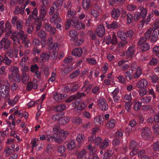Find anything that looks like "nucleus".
Returning a JSON list of instances; mask_svg holds the SVG:
<instances>
[{"label":"nucleus","mask_w":159,"mask_h":159,"mask_svg":"<svg viewBox=\"0 0 159 159\" xmlns=\"http://www.w3.org/2000/svg\"><path fill=\"white\" fill-rule=\"evenodd\" d=\"M70 120V117L67 116H64L61 119V121L60 123L61 125H65L69 122Z\"/></svg>","instance_id":"79ce46f5"},{"label":"nucleus","mask_w":159,"mask_h":159,"mask_svg":"<svg viewBox=\"0 0 159 159\" xmlns=\"http://www.w3.org/2000/svg\"><path fill=\"white\" fill-rule=\"evenodd\" d=\"M59 14L57 13L52 16L51 19V22H57L61 20V19L58 16Z\"/></svg>","instance_id":"c85d7f7f"},{"label":"nucleus","mask_w":159,"mask_h":159,"mask_svg":"<svg viewBox=\"0 0 159 159\" xmlns=\"http://www.w3.org/2000/svg\"><path fill=\"white\" fill-rule=\"evenodd\" d=\"M83 53L81 49L78 48L74 49L72 52V54L73 55L76 56H80Z\"/></svg>","instance_id":"c756f323"},{"label":"nucleus","mask_w":159,"mask_h":159,"mask_svg":"<svg viewBox=\"0 0 159 159\" xmlns=\"http://www.w3.org/2000/svg\"><path fill=\"white\" fill-rule=\"evenodd\" d=\"M109 141L108 139L104 140L100 145V148L103 149L106 148L109 146Z\"/></svg>","instance_id":"ea45409f"},{"label":"nucleus","mask_w":159,"mask_h":159,"mask_svg":"<svg viewBox=\"0 0 159 159\" xmlns=\"http://www.w3.org/2000/svg\"><path fill=\"white\" fill-rule=\"evenodd\" d=\"M72 121L73 123L79 125L82 123V120L80 118L78 117H75L72 118Z\"/></svg>","instance_id":"58836bf2"},{"label":"nucleus","mask_w":159,"mask_h":159,"mask_svg":"<svg viewBox=\"0 0 159 159\" xmlns=\"http://www.w3.org/2000/svg\"><path fill=\"white\" fill-rule=\"evenodd\" d=\"M158 62V60L155 58H152L149 62V64L151 66L155 65Z\"/></svg>","instance_id":"bf43d9fd"},{"label":"nucleus","mask_w":159,"mask_h":159,"mask_svg":"<svg viewBox=\"0 0 159 159\" xmlns=\"http://www.w3.org/2000/svg\"><path fill=\"white\" fill-rule=\"evenodd\" d=\"M158 35L156 31H153L152 33V37L151 39V42L152 43H154L157 40Z\"/></svg>","instance_id":"4c0bfd02"},{"label":"nucleus","mask_w":159,"mask_h":159,"mask_svg":"<svg viewBox=\"0 0 159 159\" xmlns=\"http://www.w3.org/2000/svg\"><path fill=\"white\" fill-rule=\"evenodd\" d=\"M137 143L134 141H132L130 144L129 148L132 149V151L130 153L131 156H134L137 152Z\"/></svg>","instance_id":"6e6552de"},{"label":"nucleus","mask_w":159,"mask_h":159,"mask_svg":"<svg viewBox=\"0 0 159 159\" xmlns=\"http://www.w3.org/2000/svg\"><path fill=\"white\" fill-rule=\"evenodd\" d=\"M10 70L11 72L10 75H12L18 73L19 69L16 66H12L10 67Z\"/></svg>","instance_id":"de8ad7c7"},{"label":"nucleus","mask_w":159,"mask_h":159,"mask_svg":"<svg viewBox=\"0 0 159 159\" xmlns=\"http://www.w3.org/2000/svg\"><path fill=\"white\" fill-rule=\"evenodd\" d=\"M46 8L45 6H42L41 7L39 12V15L38 17L39 20H43L46 16Z\"/></svg>","instance_id":"2eb2a0df"},{"label":"nucleus","mask_w":159,"mask_h":159,"mask_svg":"<svg viewBox=\"0 0 159 159\" xmlns=\"http://www.w3.org/2000/svg\"><path fill=\"white\" fill-rule=\"evenodd\" d=\"M66 145L67 149L70 150L73 149L76 146L75 142L73 139L70 140L66 142Z\"/></svg>","instance_id":"a211bd4d"},{"label":"nucleus","mask_w":159,"mask_h":159,"mask_svg":"<svg viewBox=\"0 0 159 159\" xmlns=\"http://www.w3.org/2000/svg\"><path fill=\"white\" fill-rule=\"evenodd\" d=\"M71 24L74 26L78 29H84L85 28L84 24H83L81 22H79L77 17H74L72 20L71 19H67L66 25V29L68 30Z\"/></svg>","instance_id":"f03ea898"},{"label":"nucleus","mask_w":159,"mask_h":159,"mask_svg":"<svg viewBox=\"0 0 159 159\" xmlns=\"http://www.w3.org/2000/svg\"><path fill=\"white\" fill-rule=\"evenodd\" d=\"M151 132L150 129L148 127H146L142 129L141 133V136L145 139H147L150 136Z\"/></svg>","instance_id":"1a4fd4ad"},{"label":"nucleus","mask_w":159,"mask_h":159,"mask_svg":"<svg viewBox=\"0 0 159 159\" xmlns=\"http://www.w3.org/2000/svg\"><path fill=\"white\" fill-rule=\"evenodd\" d=\"M66 150V148L64 146H61L58 147L57 148V151L61 153L65 152Z\"/></svg>","instance_id":"052dcab7"},{"label":"nucleus","mask_w":159,"mask_h":159,"mask_svg":"<svg viewBox=\"0 0 159 159\" xmlns=\"http://www.w3.org/2000/svg\"><path fill=\"white\" fill-rule=\"evenodd\" d=\"M0 86V93L1 96L5 98L9 97V87L4 84Z\"/></svg>","instance_id":"39448f33"},{"label":"nucleus","mask_w":159,"mask_h":159,"mask_svg":"<svg viewBox=\"0 0 159 159\" xmlns=\"http://www.w3.org/2000/svg\"><path fill=\"white\" fill-rule=\"evenodd\" d=\"M135 52V47L132 45L129 47L126 52V54L129 58H131L134 55Z\"/></svg>","instance_id":"f8f14e48"},{"label":"nucleus","mask_w":159,"mask_h":159,"mask_svg":"<svg viewBox=\"0 0 159 159\" xmlns=\"http://www.w3.org/2000/svg\"><path fill=\"white\" fill-rule=\"evenodd\" d=\"M10 43V41L5 38H3L1 42V43L2 44V46H4V48L6 49H7L9 46Z\"/></svg>","instance_id":"4be33fe9"},{"label":"nucleus","mask_w":159,"mask_h":159,"mask_svg":"<svg viewBox=\"0 0 159 159\" xmlns=\"http://www.w3.org/2000/svg\"><path fill=\"white\" fill-rule=\"evenodd\" d=\"M8 77L10 79L13 78L14 80L17 82H20V76L18 73L12 75H9Z\"/></svg>","instance_id":"b1692460"},{"label":"nucleus","mask_w":159,"mask_h":159,"mask_svg":"<svg viewBox=\"0 0 159 159\" xmlns=\"http://www.w3.org/2000/svg\"><path fill=\"white\" fill-rule=\"evenodd\" d=\"M117 79L119 83L124 84L126 83L125 78L122 75H120L117 77Z\"/></svg>","instance_id":"774afa93"},{"label":"nucleus","mask_w":159,"mask_h":159,"mask_svg":"<svg viewBox=\"0 0 159 159\" xmlns=\"http://www.w3.org/2000/svg\"><path fill=\"white\" fill-rule=\"evenodd\" d=\"M66 108L64 105H60L55 107V110L57 111H60L64 110Z\"/></svg>","instance_id":"8fccbe9b"},{"label":"nucleus","mask_w":159,"mask_h":159,"mask_svg":"<svg viewBox=\"0 0 159 159\" xmlns=\"http://www.w3.org/2000/svg\"><path fill=\"white\" fill-rule=\"evenodd\" d=\"M76 14V12L75 10L70 9L68 11L67 16L69 17H71L75 16Z\"/></svg>","instance_id":"c03bdc74"},{"label":"nucleus","mask_w":159,"mask_h":159,"mask_svg":"<svg viewBox=\"0 0 159 159\" xmlns=\"http://www.w3.org/2000/svg\"><path fill=\"white\" fill-rule=\"evenodd\" d=\"M137 125L136 122L134 120H133L130 121L129 125V127L126 129V131L129 132H131L132 130V129L129 128L130 126L132 127H134Z\"/></svg>","instance_id":"37998d69"},{"label":"nucleus","mask_w":159,"mask_h":159,"mask_svg":"<svg viewBox=\"0 0 159 159\" xmlns=\"http://www.w3.org/2000/svg\"><path fill=\"white\" fill-rule=\"evenodd\" d=\"M98 36L99 37H101L105 33L104 27L102 25H100L98 26L96 30Z\"/></svg>","instance_id":"4468645a"},{"label":"nucleus","mask_w":159,"mask_h":159,"mask_svg":"<svg viewBox=\"0 0 159 159\" xmlns=\"http://www.w3.org/2000/svg\"><path fill=\"white\" fill-rule=\"evenodd\" d=\"M141 45V48L143 51L148 50L150 48V46L147 43H144Z\"/></svg>","instance_id":"09e8293b"},{"label":"nucleus","mask_w":159,"mask_h":159,"mask_svg":"<svg viewBox=\"0 0 159 159\" xmlns=\"http://www.w3.org/2000/svg\"><path fill=\"white\" fill-rule=\"evenodd\" d=\"M53 134H61L64 137H66L68 134L67 131L61 129L59 126H54L53 128Z\"/></svg>","instance_id":"423d86ee"},{"label":"nucleus","mask_w":159,"mask_h":159,"mask_svg":"<svg viewBox=\"0 0 159 159\" xmlns=\"http://www.w3.org/2000/svg\"><path fill=\"white\" fill-rule=\"evenodd\" d=\"M72 106L74 107H77L79 110H83L86 106V104L84 102H80L79 101H76L71 104Z\"/></svg>","instance_id":"9d476101"},{"label":"nucleus","mask_w":159,"mask_h":159,"mask_svg":"<svg viewBox=\"0 0 159 159\" xmlns=\"http://www.w3.org/2000/svg\"><path fill=\"white\" fill-rule=\"evenodd\" d=\"M142 74V70L140 66H138L136 70L134 75V78L135 79L139 78Z\"/></svg>","instance_id":"bb28decb"},{"label":"nucleus","mask_w":159,"mask_h":159,"mask_svg":"<svg viewBox=\"0 0 159 159\" xmlns=\"http://www.w3.org/2000/svg\"><path fill=\"white\" fill-rule=\"evenodd\" d=\"M69 35L71 39L73 41H75L77 38V32L74 30H71L69 33Z\"/></svg>","instance_id":"2f4dec72"},{"label":"nucleus","mask_w":159,"mask_h":159,"mask_svg":"<svg viewBox=\"0 0 159 159\" xmlns=\"http://www.w3.org/2000/svg\"><path fill=\"white\" fill-rule=\"evenodd\" d=\"M87 154L85 150H83L80 152L78 154V159H87Z\"/></svg>","instance_id":"a878e982"},{"label":"nucleus","mask_w":159,"mask_h":159,"mask_svg":"<svg viewBox=\"0 0 159 159\" xmlns=\"http://www.w3.org/2000/svg\"><path fill=\"white\" fill-rule=\"evenodd\" d=\"M120 14V12L118 9H113L111 12V16L114 18H117Z\"/></svg>","instance_id":"f704fd0d"},{"label":"nucleus","mask_w":159,"mask_h":159,"mask_svg":"<svg viewBox=\"0 0 159 159\" xmlns=\"http://www.w3.org/2000/svg\"><path fill=\"white\" fill-rule=\"evenodd\" d=\"M90 0H83L82 6L84 9H87L89 8L90 6Z\"/></svg>","instance_id":"c9c22d12"},{"label":"nucleus","mask_w":159,"mask_h":159,"mask_svg":"<svg viewBox=\"0 0 159 159\" xmlns=\"http://www.w3.org/2000/svg\"><path fill=\"white\" fill-rule=\"evenodd\" d=\"M38 86L37 81L36 80L34 79L33 82H29L27 85V89L28 91H30L32 88L36 89Z\"/></svg>","instance_id":"dca6fc26"},{"label":"nucleus","mask_w":159,"mask_h":159,"mask_svg":"<svg viewBox=\"0 0 159 159\" xmlns=\"http://www.w3.org/2000/svg\"><path fill=\"white\" fill-rule=\"evenodd\" d=\"M11 25L10 23L8 21H7L5 24V31L7 32L5 35L6 37H8L12 32V31L11 30Z\"/></svg>","instance_id":"6ab92c4d"},{"label":"nucleus","mask_w":159,"mask_h":159,"mask_svg":"<svg viewBox=\"0 0 159 159\" xmlns=\"http://www.w3.org/2000/svg\"><path fill=\"white\" fill-rule=\"evenodd\" d=\"M20 97L18 95H16L14 99H9L8 101V104L11 106H13L17 102Z\"/></svg>","instance_id":"5701e85b"},{"label":"nucleus","mask_w":159,"mask_h":159,"mask_svg":"<svg viewBox=\"0 0 159 159\" xmlns=\"http://www.w3.org/2000/svg\"><path fill=\"white\" fill-rule=\"evenodd\" d=\"M49 57V54L48 53L43 52L41 55L40 59L42 61H48Z\"/></svg>","instance_id":"7c9ffc66"},{"label":"nucleus","mask_w":159,"mask_h":159,"mask_svg":"<svg viewBox=\"0 0 159 159\" xmlns=\"http://www.w3.org/2000/svg\"><path fill=\"white\" fill-rule=\"evenodd\" d=\"M23 23L22 21L18 20L16 23V27L17 30H20L23 27Z\"/></svg>","instance_id":"6e6d98bb"},{"label":"nucleus","mask_w":159,"mask_h":159,"mask_svg":"<svg viewBox=\"0 0 159 159\" xmlns=\"http://www.w3.org/2000/svg\"><path fill=\"white\" fill-rule=\"evenodd\" d=\"M150 77L153 83H156L158 80V77L156 75H152Z\"/></svg>","instance_id":"680f3d73"},{"label":"nucleus","mask_w":159,"mask_h":159,"mask_svg":"<svg viewBox=\"0 0 159 159\" xmlns=\"http://www.w3.org/2000/svg\"><path fill=\"white\" fill-rule=\"evenodd\" d=\"M153 52L157 57H159V46H157L153 48Z\"/></svg>","instance_id":"338daca9"},{"label":"nucleus","mask_w":159,"mask_h":159,"mask_svg":"<svg viewBox=\"0 0 159 159\" xmlns=\"http://www.w3.org/2000/svg\"><path fill=\"white\" fill-rule=\"evenodd\" d=\"M98 105L102 111L107 110L108 108V105L106 101L103 98H100L98 101Z\"/></svg>","instance_id":"0eeeda50"},{"label":"nucleus","mask_w":159,"mask_h":159,"mask_svg":"<svg viewBox=\"0 0 159 159\" xmlns=\"http://www.w3.org/2000/svg\"><path fill=\"white\" fill-rule=\"evenodd\" d=\"M85 138V136L84 135L81 134H79L77 135L76 139L79 143H80L84 141Z\"/></svg>","instance_id":"473e14b6"},{"label":"nucleus","mask_w":159,"mask_h":159,"mask_svg":"<svg viewBox=\"0 0 159 159\" xmlns=\"http://www.w3.org/2000/svg\"><path fill=\"white\" fill-rule=\"evenodd\" d=\"M103 121V117L101 116H98L94 118V123H98L100 125H102Z\"/></svg>","instance_id":"cd10ccee"},{"label":"nucleus","mask_w":159,"mask_h":159,"mask_svg":"<svg viewBox=\"0 0 159 159\" xmlns=\"http://www.w3.org/2000/svg\"><path fill=\"white\" fill-rule=\"evenodd\" d=\"M111 151H108L104 154L103 159H108L111 156Z\"/></svg>","instance_id":"4d7b16f0"},{"label":"nucleus","mask_w":159,"mask_h":159,"mask_svg":"<svg viewBox=\"0 0 159 159\" xmlns=\"http://www.w3.org/2000/svg\"><path fill=\"white\" fill-rule=\"evenodd\" d=\"M32 16L34 19H36L38 16V10L36 8H34L32 12Z\"/></svg>","instance_id":"69168bd1"},{"label":"nucleus","mask_w":159,"mask_h":159,"mask_svg":"<svg viewBox=\"0 0 159 159\" xmlns=\"http://www.w3.org/2000/svg\"><path fill=\"white\" fill-rule=\"evenodd\" d=\"M116 125V121L114 119L111 120L107 124L108 127L110 128H113Z\"/></svg>","instance_id":"603ef678"},{"label":"nucleus","mask_w":159,"mask_h":159,"mask_svg":"<svg viewBox=\"0 0 159 159\" xmlns=\"http://www.w3.org/2000/svg\"><path fill=\"white\" fill-rule=\"evenodd\" d=\"M25 9L23 8V7L22 6L21 8L19 7H17L16 8L15 10V14H19L21 13L23 14Z\"/></svg>","instance_id":"3c124183"},{"label":"nucleus","mask_w":159,"mask_h":159,"mask_svg":"<svg viewBox=\"0 0 159 159\" xmlns=\"http://www.w3.org/2000/svg\"><path fill=\"white\" fill-rule=\"evenodd\" d=\"M152 31V29L151 28H150L149 30L146 32L145 34V36L147 39H149L150 38L151 34Z\"/></svg>","instance_id":"e2e57ef3"},{"label":"nucleus","mask_w":159,"mask_h":159,"mask_svg":"<svg viewBox=\"0 0 159 159\" xmlns=\"http://www.w3.org/2000/svg\"><path fill=\"white\" fill-rule=\"evenodd\" d=\"M142 106L141 103L139 102H136L134 103L133 108L135 111H138L140 109Z\"/></svg>","instance_id":"a18cd8bd"},{"label":"nucleus","mask_w":159,"mask_h":159,"mask_svg":"<svg viewBox=\"0 0 159 159\" xmlns=\"http://www.w3.org/2000/svg\"><path fill=\"white\" fill-rule=\"evenodd\" d=\"M127 61L126 60H122L119 61L118 63V66H121L120 68L122 70H125L129 68V65L125 63Z\"/></svg>","instance_id":"f3484780"},{"label":"nucleus","mask_w":159,"mask_h":159,"mask_svg":"<svg viewBox=\"0 0 159 159\" xmlns=\"http://www.w3.org/2000/svg\"><path fill=\"white\" fill-rule=\"evenodd\" d=\"M18 35L22 40H25L27 37V35L25 34L23 31H20L19 33L17 32L13 33L11 35V38L14 42L16 44L19 43V40L17 37Z\"/></svg>","instance_id":"7ed1b4c3"},{"label":"nucleus","mask_w":159,"mask_h":159,"mask_svg":"<svg viewBox=\"0 0 159 159\" xmlns=\"http://www.w3.org/2000/svg\"><path fill=\"white\" fill-rule=\"evenodd\" d=\"M147 81L144 79H142L138 83L137 86L139 88H146L148 85Z\"/></svg>","instance_id":"412c9836"},{"label":"nucleus","mask_w":159,"mask_h":159,"mask_svg":"<svg viewBox=\"0 0 159 159\" xmlns=\"http://www.w3.org/2000/svg\"><path fill=\"white\" fill-rule=\"evenodd\" d=\"M104 41L107 44L109 43L112 44H117L118 41L115 33L114 32H111V35H108L106 37Z\"/></svg>","instance_id":"20e7f679"},{"label":"nucleus","mask_w":159,"mask_h":159,"mask_svg":"<svg viewBox=\"0 0 159 159\" xmlns=\"http://www.w3.org/2000/svg\"><path fill=\"white\" fill-rule=\"evenodd\" d=\"M29 77L26 74H22V81L23 83L28 80Z\"/></svg>","instance_id":"0e129e2a"},{"label":"nucleus","mask_w":159,"mask_h":159,"mask_svg":"<svg viewBox=\"0 0 159 159\" xmlns=\"http://www.w3.org/2000/svg\"><path fill=\"white\" fill-rule=\"evenodd\" d=\"M117 35L118 37L122 40L125 39L127 37L126 34L121 31H119L117 32Z\"/></svg>","instance_id":"a19ab883"},{"label":"nucleus","mask_w":159,"mask_h":159,"mask_svg":"<svg viewBox=\"0 0 159 159\" xmlns=\"http://www.w3.org/2000/svg\"><path fill=\"white\" fill-rule=\"evenodd\" d=\"M152 97L150 96H146L142 98L141 99V103L147 104L151 101Z\"/></svg>","instance_id":"72a5a7b5"},{"label":"nucleus","mask_w":159,"mask_h":159,"mask_svg":"<svg viewBox=\"0 0 159 159\" xmlns=\"http://www.w3.org/2000/svg\"><path fill=\"white\" fill-rule=\"evenodd\" d=\"M51 137L52 139H53L57 143H61L63 141V139L61 138L59 134H53Z\"/></svg>","instance_id":"393cba45"},{"label":"nucleus","mask_w":159,"mask_h":159,"mask_svg":"<svg viewBox=\"0 0 159 159\" xmlns=\"http://www.w3.org/2000/svg\"><path fill=\"white\" fill-rule=\"evenodd\" d=\"M154 132L157 134H159V126L157 125H155L152 128Z\"/></svg>","instance_id":"13d9d810"},{"label":"nucleus","mask_w":159,"mask_h":159,"mask_svg":"<svg viewBox=\"0 0 159 159\" xmlns=\"http://www.w3.org/2000/svg\"><path fill=\"white\" fill-rule=\"evenodd\" d=\"M139 9L141 11V16L143 18L145 17L147 15V11L146 9L141 7H139Z\"/></svg>","instance_id":"864d4df0"},{"label":"nucleus","mask_w":159,"mask_h":159,"mask_svg":"<svg viewBox=\"0 0 159 159\" xmlns=\"http://www.w3.org/2000/svg\"><path fill=\"white\" fill-rule=\"evenodd\" d=\"M102 12V10L99 6H95V8L92 9L90 11L91 15L95 17L99 16V14Z\"/></svg>","instance_id":"9b49d317"},{"label":"nucleus","mask_w":159,"mask_h":159,"mask_svg":"<svg viewBox=\"0 0 159 159\" xmlns=\"http://www.w3.org/2000/svg\"><path fill=\"white\" fill-rule=\"evenodd\" d=\"M106 26L108 29H115L118 26V25L116 22H114L111 24L106 23Z\"/></svg>","instance_id":"e433bc0d"},{"label":"nucleus","mask_w":159,"mask_h":159,"mask_svg":"<svg viewBox=\"0 0 159 159\" xmlns=\"http://www.w3.org/2000/svg\"><path fill=\"white\" fill-rule=\"evenodd\" d=\"M140 89L138 91L139 95L141 97L145 95L147 93V89L145 88Z\"/></svg>","instance_id":"49530a36"},{"label":"nucleus","mask_w":159,"mask_h":159,"mask_svg":"<svg viewBox=\"0 0 159 159\" xmlns=\"http://www.w3.org/2000/svg\"><path fill=\"white\" fill-rule=\"evenodd\" d=\"M43 25L46 30L49 32L51 34H53L55 33L56 29L52 28L49 24L45 23L43 24Z\"/></svg>","instance_id":"ddd939ff"},{"label":"nucleus","mask_w":159,"mask_h":159,"mask_svg":"<svg viewBox=\"0 0 159 159\" xmlns=\"http://www.w3.org/2000/svg\"><path fill=\"white\" fill-rule=\"evenodd\" d=\"M133 20L132 15L130 13H128L127 16V22L128 24L131 23Z\"/></svg>","instance_id":"5fc2aeb1"},{"label":"nucleus","mask_w":159,"mask_h":159,"mask_svg":"<svg viewBox=\"0 0 159 159\" xmlns=\"http://www.w3.org/2000/svg\"><path fill=\"white\" fill-rule=\"evenodd\" d=\"M67 95L64 94H56L54 95V99L56 101L59 102L67 97Z\"/></svg>","instance_id":"aec40b11"},{"label":"nucleus","mask_w":159,"mask_h":159,"mask_svg":"<svg viewBox=\"0 0 159 159\" xmlns=\"http://www.w3.org/2000/svg\"><path fill=\"white\" fill-rule=\"evenodd\" d=\"M47 45L48 46L50 51L49 56L52 59H54L57 57V54L55 50L58 48L57 43H53L52 38H49L47 40Z\"/></svg>","instance_id":"f257e3e1"}]
</instances>
